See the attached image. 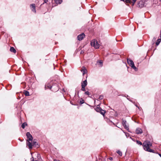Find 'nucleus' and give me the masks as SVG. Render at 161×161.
Wrapping results in <instances>:
<instances>
[{
    "label": "nucleus",
    "instance_id": "e433bc0d",
    "mask_svg": "<svg viewBox=\"0 0 161 161\" xmlns=\"http://www.w3.org/2000/svg\"><path fill=\"white\" fill-rule=\"evenodd\" d=\"M127 98V99H128L129 100H130V101H130V100L129 99V98Z\"/></svg>",
    "mask_w": 161,
    "mask_h": 161
},
{
    "label": "nucleus",
    "instance_id": "2f4dec72",
    "mask_svg": "<svg viewBox=\"0 0 161 161\" xmlns=\"http://www.w3.org/2000/svg\"><path fill=\"white\" fill-rule=\"evenodd\" d=\"M135 106H136L137 107L139 110H141V108H140V107H139L137 106V105L136 104V105H135Z\"/></svg>",
    "mask_w": 161,
    "mask_h": 161
},
{
    "label": "nucleus",
    "instance_id": "aec40b11",
    "mask_svg": "<svg viewBox=\"0 0 161 161\" xmlns=\"http://www.w3.org/2000/svg\"><path fill=\"white\" fill-rule=\"evenodd\" d=\"M131 67L135 71H137L138 70L137 68L135 66L134 64H133Z\"/></svg>",
    "mask_w": 161,
    "mask_h": 161
},
{
    "label": "nucleus",
    "instance_id": "423d86ee",
    "mask_svg": "<svg viewBox=\"0 0 161 161\" xmlns=\"http://www.w3.org/2000/svg\"><path fill=\"white\" fill-rule=\"evenodd\" d=\"M85 36V34L82 33L79 35L77 37V38L78 40L80 41L84 38Z\"/></svg>",
    "mask_w": 161,
    "mask_h": 161
},
{
    "label": "nucleus",
    "instance_id": "f03ea898",
    "mask_svg": "<svg viewBox=\"0 0 161 161\" xmlns=\"http://www.w3.org/2000/svg\"><path fill=\"white\" fill-rule=\"evenodd\" d=\"M45 90L48 88L50 89L53 91L55 92L58 91L59 89V88L56 85H53L51 86L49 84L46 85H45Z\"/></svg>",
    "mask_w": 161,
    "mask_h": 161
},
{
    "label": "nucleus",
    "instance_id": "9b49d317",
    "mask_svg": "<svg viewBox=\"0 0 161 161\" xmlns=\"http://www.w3.org/2000/svg\"><path fill=\"white\" fill-rule=\"evenodd\" d=\"M127 62L129 64L130 66L131 67L133 64H134V63L133 61L129 58L127 59Z\"/></svg>",
    "mask_w": 161,
    "mask_h": 161
},
{
    "label": "nucleus",
    "instance_id": "58836bf2",
    "mask_svg": "<svg viewBox=\"0 0 161 161\" xmlns=\"http://www.w3.org/2000/svg\"><path fill=\"white\" fill-rule=\"evenodd\" d=\"M159 1H160V2H161V0H159Z\"/></svg>",
    "mask_w": 161,
    "mask_h": 161
},
{
    "label": "nucleus",
    "instance_id": "2eb2a0df",
    "mask_svg": "<svg viewBox=\"0 0 161 161\" xmlns=\"http://www.w3.org/2000/svg\"><path fill=\"white\" fill-rule=\"evenodd\" d=\"M97 64L100 67H101L103 66V62L102 60H99L97 61Z\"/></svg>",
    "mask_w": 161,
    "mask_h": 161
},
{
    "label": "nucleus",
    "instance_id": "4be33fe9",
    "mask_svg": "<svg viewBox=\"0 0 161 161\" xmlns=\"http://www.w3.org/2000/svg\"><path fill=\"white\" fill-rule=\"evenodd\" d=\"M117 153H118L119 155H120V156H121L122 155V153L120 151H119V150H118L117 151Z\"/></svg>",
    "mask_w": 161,
    "mask_h": 161
},
{
    "label": "nucleus",
    "instance_id": "1a4fd4ad",
    "mask_svg": "<svg viewBox=\"0 0 161 161\" xmlns=\"http://www.w3.org/2000/svg\"><path fill=\"white\" fill-rule=\"evenodd\" d=\"M27 145L28 146L29 148L30 149H31L32 148V142H30L28 140H27Z\"/></svg>",
    "mask_w": 161,
    "mask_h": 161
},
{
    "label": "nucleus",
    "instance_id": "4468645a",
    "mask_svg": "<svg viewBox=\"0 0 161 161\" xmlns=\"http://www.w3.org/2000/svg\"><path fill=\"white\" fill-rule=\"evenodd\" d=\"M87 81L86 80L81 82V86L86 87L87 86Z\"/></svg>",
    "mask_w": 161,
    "mask_h": 161
},
{
    "label": "nucleus",
    "instance_id": "a878e982",
    "mask_svg": "<svg viewBox=\"0 0 161 161\" xmlns=\"http://www.w3.org/2000/svg\"><path fill=\"white\" fill-rule=\"evenodd\" d=\"M136 0H132V3H131L132 6L134 5V4H135V3L136 2Z\"/></svg>",
    "mask_w": 161,
    "mask_h": 161
},
{
    "label": "nucleus",
    "instance_id": "ea45409f",
    "mask_svg": "<svg viewBox=\"0 0 161 161\" xmlns=\"http://www.w3.org/2000/svg\"><path fill=\"white\" fill-rule=\"evenodd\" d=\"M160 37L161 38V35H160Z\"/></svg>",
    "mask_w": 161,
    "mask_h": 161
},
{
    "label": "nucleus",
    "instance_id": "f8f14e48",
    "mask_svg": "<svg viewBox=\"0 0 161 161\" xmlns=\"http://www.w3.org/2000/svg\"><path fill=\"white\" fill-rule=\"evenodd\" d=\"M31 9L32 11L34 13L36 12V10L35 9V5L34 4H32L31 5Z\"/></svg>",
    "mask_w": 161,
    "mask_h": 161
},
{
    "label": "nucleus",
    "instance_id": "6e6552de",
    "mask_svg": "<svg viewBox=\"0 0 161 161\" xmlns=\"http://www.w3.org/2000/svg\"><path fill=\"white\" fill-rule=\"evenodd\" d=\"M145 6L144 2L142 1H140L137 4V7L142 8Z\"/></svg>",
    "mask_w": 161,
    "mask_h": 161
},
{
    "label": "nucleus",
    "instance_id": "393cba45",
    "mask_svg": "<svg viewBox=\"0 0 161 161\" xmlns=\"http://www.w3.org/2000/svg\"><path fill=\"white\" fill-rule=\"evenodd\" d=\"M125 2L126 3H130V4H132V1L131 0H126Z\"/></svg>",
    "mask_w": 161,
    "mask_h": 161
},
{
    "label": "nucleus",
    "instance_id": "cd10ccee",
    "mask_svg": "<svg viewBox=\"0 0 161 161\" xmlns=\"http://www.w3.org/2000/svg\"><path fill=\"white\" fill-rule=\"evenodd\" d=\"M84 94H85L88 95V96H89L90 94V93L88 91L85 92Z\"/></svg>",
    "mask_w": 161,
    "mask_h": 161
},
{
    "label": "nucleus",
    "instance_id": "b1692460",
    "mask_svg": "<svg viewBox=\"0 0 161 161\" xmlns=\"http://www.w3.org/2000/svg\"><path fill=\"white\" fill-rule=\"evenodd\" d=\"M25 94L26 96H29V92L28 91H25Z\"/></svg>",
    "mask_w": 161,
    "mask_h": 161
},
{
    "label": "nucleus",
    "instance_id": "a19ab883",
    "mask_svg": "<svg viewBox=\"0 0 161 161\" xmlns=\"http://www.w3.org/2000/svg\"><path fill=\"white\" fill-rule=\"evenodd\" d=\"M121 0L123 1L124 0Z\"/></svg>",
    "mask_w": 161,
    "mask_h": 161
},
{
    "label": "nucleus",
    "instance_id": "72a5a7b5",
    "mask_svg": "<svg viewBox=\"0 0 161 161\" xmlns=\"http://www.w3.org/2000/svg\"><path fill=\"white\" fill-rule=\"evenodd\" d=\"M109 159L111 160H113V158L112 157H110L109 158Z\"/></svg>",
    "mask_w": 161,
    "mask_h": 161
},
{
    "label": "nucleus",
    "instance_id": "7ed1b4c3",
    "mask_svg": "<svg viewBox=\"0 0 161 161\" xmlns=\"http://www.w3.org/2000/svg\"><path fill=\"white\" fill-rule=\"evenodd\" d=\"M91 44L92 46L94 47L96 49L99 48L100 46L99 44H98L97 41L95 39L92 40Z\"/></svg>",
    "mask_w": 161,
    "mask_h": 161
},
{
    "label": "nucleus",
    "instance_id": "a211bd4d",
    "mask_svg": "<svg viewBox=\"0 0 161 161\" xmlns=\"http://www.w3.org/2000/svg\"><path fill=\"white\" fill-rule=\"evenodd\" d=\"M161 41V39H158L157 42H156V45L157 46H158Z\"/></svg>",
    "mask_w": 161,
    "mask_h": 161
},
{
    "label": "nucleus",
    "instance_id": "bb28decb",
    "mask_svg": "<svg viewBox=\"0 0 161 161\" xmlns=\"http://www.w3.org/2000/svg\"><path fill=\"white\" fill-rule=\"evenodd\" d=\"M103 98H104L103 96V95H100L99 97L98 98L99 99L102 100V99H103Z\"/></svg>",
    "mask_w": 161,
    "mask_h": 161
},
{
    "label": "nucleus",
    "instance_id": "ddd939ff",
    "mask_svg": "<svg viewBox=\"0 0 161 161\" xmlns=\"http://www.w3.org/2000/svg\"><path fill=\"white\" fill-rule=\"evenodd\" d=\"M32 145L33 146H35L36 147H38L37 143L36 142L35 140H33L32 142Z\"/></svg>",
    "mask_w": 161,
    "mask_h": 161
},
{
    "label": "nucleus",
    "instance_id": "4c0bfd02",
    "mask_svg": "<svg viewBox=\"0 0 161 161\" xmlns=\"http://www.w3.org/2000/svg\"><path fill=\"white\" fill-rule=\"evenodd\" d=\"M127 98V99H128L129 100H130V101H130V100L129 99V98Z\"/></svg>",
    "mask_w": 161,
    "mask_h": 161
},
{
    "label": "nucleus",
    "instance_id": "0eeeda50",
    "mask_svg": "<svg viewBox=\"0 0 161 161\" xmlns=\"http://www.w3.org/2000/svg\"><path fill=\"white\" fill-rule=\"evenodd\" d=\"M26 136L28 139L27 140L29 141H32L33 140V137L32 135L30 134V132H27L26 134Z\"/></svg>",
    "mask_w": 161,
    "mask_h": 161
},
{
    "label": "nucleus",
    "instance_id": "dca6fc26",
    "mask_svg": "<svg viewBox=\"0 0 161 161\" xmlns=\"http://www.w3.org/2000/svg\"><path fill=\"white\" fill-rule=\"evenodd\" d=\"M57 4H60L62 2V0H54Z\"/></svg>",
    "mask_w": 161,
    "mask_h": 161
},
{
    "label": "nucleus",
    "instance_id": "473e14b6",
    "mask_svg": "<svg viewBox=\"0 0 161 161\" xmlns=\"http://www.w3.org/2000/svg\"><path fill=\"white\" fill-rule=\"evenodd\" d=\"M48 0H44V3H47L48 2Z\"/></svg>",
    "mask_w": 161,
    "mask_h": 161
},
{
    "label": "nucleus",
    "instance_id": "c9c22d12",
    "mask_svg": "<svg viewBox=\"0 0 161 161\" xmlns=\"http://www.w3.org/2000/svg\"><path fill=\"white\" fill-rule=\"evenodd\" d=\"M63 91H64V92H65V91L64 89H63Z\"/></svg>",
    "mask_w": 161,
    "mask_h": 161
},
{
    "label": "nucleus",
    "instance_id": "20e7f679",
    "mask_svg": "<svg viewBox=\"0 0 161 161\" xmlns=\"http://www.w3.org/2000/svg\"><path fill=\"white\" fill-rule=\"evenodd\" d=\"M95 110L98 112L100 113L103 116H104L106 113V111L105 110H103L99 106H97L95 108Z\"/></svg>",
    "mask_w": 161,
    "mask_h": 161
},
{
    "label": "nucleus",
    "instance_id": "39448f33",
    "mask_svg": "<svg viewBox=\"0 0 161 161\" xmlns=\"http://www.w3.org/2000/svg\"><path fill=\"white\" fill-rule=\"evenodd\" d=\"M122 125L126 130H128L129 126L126 125V121L125 120L122 119Z\"/></svg>",
    "mask_w": 161,
    "mask_h": 161
},
{
    "label": "nucleus",
    "instance_id": "c85d7f7f",
    "mask_svg": "<svg viewBox=\"0 0 161 161\" xmlns=\"http://www.w3.org/2000/svg\"><path fill=\"white\" fill-rule=\"evenodd\" d=\"M81 87H81V90L82 91H85V87L83 86H81Z\"/></svg>",
    "mask_w": 161,
    "mask_h": 161
},
{
    "label": "nucleus",
    "instance_id": "f3484780",
    "mask_svg": "<svg viewBox=\"0 0 161 161\" xmlns=\"http://www.w3.org/2000/svg\"><path fill=\"white\" fill-rule=\"evenodd\" d=\"M10 50L11 52H13L14 53H15L16 52V50L13 47H10Z\"/></svg>",
    "mask_w": 161,
    "mask_h": 161
},
{
    "label": "nucleus",
    "instance_id": "5701e85b",
    "mask_svg": "<svg viewBox=\"0 0 161 161\" xmlns=\"http://www.w3.org/2000/svg\"><path fill=\"white\" fill-rule=\"evenodd\" d=\"M136 143L138 145H143V144H142V143L139 141L136 140Z\"/></svg>",
    "mask_w": 161,
    "mask_h": 161
},
{
    "label": "nucleus",
    "instance_id": "7c9ffc66",
    "mask_svg": "<svg viewBox=\"0 0 161 161\" xmlns=\"http://www.w3.org/2000/svg\"><path fill=\"white\" fill-rule=\"evenodd\" d=\"M84 53V51L83 50H81L80 51V53L81 54H83Z\"/></svg>",
    "mask_w": 161,
    "mask_h": 161
},
{
    "label": "nucleus",
    "instance_id": "412c9836",
    "mask_svg": "<svg viewBox=\"0 0 161 161\" xmlns=\"http://www.w3.org/2000/svg\"><path fill=\"white\" fill-rule=\"evenodd\" d=\"M27 124L25 122L23 123L21 125V127L23 129H24L25 127V125H26Z\"/></svg>",
    "mask_w": 161,
    "mask_h": 161
},
{
    "label": "nucleus",
    "instance_id": "6ab92c4d",
    "mask_svg": "<svg viewBox=\"0 0 161 161\" xmlns=\"http://www.w3.org/2000/svg\"><path fill=\"white\" fill-rule=\"evenodd\" d=\"M81 72H82L83 75H84L85 74H86L87 72V70L85 68V69H83L81 70Z\"/></svg>",
    "mask_w": 161,
    "mask_h": 161
},
{
    "label": "nucleus",
    "instance_id": "9d476101",
    "mask_svg": "<svg viewBox=\"0 0 161 161\" xmlns=\"http://www.w3.org/2000/svg\"><path fill=\"white\" fill-rule=\"evenodd\" d=\"M136 132L137 134H141L142 133V131L141 128H137L136 130Z\"/></svg>",
    "mask_w": 161,
    "mask_h": 161
},
{
    "label": "nucleus",
    "instance_id": "f704fd0d",
    "mask_svg": "<svg viewBox=\"0 0 161 161\" xmlns=\"http://www.w3.org/2000/svg\"><path fill=\"white\" fill-rule=\"evenodd\" d=\"M158 155L160 156V157H161V154L158 153Z\"/></svg>",
    "mask_w": 161,
    "mask_h": 161
},
{
    "label": "nucleus",
    "instance_id": "c756f323",
    "mask_svg": "<svg viewBox=\"0 0 161 161\" xmlns=\"http://www.w3.org/2000/svg\"><path fill=\"white\" fill-rule=\"evenodd\" d=\"M80 104H83V103H84V100H83L82 99V100H80Z\"/></svg>",
    "mask_w": 161,
    "mask_h": 161
},
{
    "label": "nucleus",
    "instance_id": "f257e3e1",
    "mask_svg": "<svg viewBox=\"0 0 161 161\" xmlns=\"http://www.w3.org/2000/svg\"><path fill=\"white\" fill-rule=\"evenodd\" d=\"M152 146V143L149 141H145L142 145L143 149L145 151L149 152H153L154 150L150 148V147Z\"/></svg>",
    "mask_w": 161,
    "mask_h": 161
}]
</instances>
